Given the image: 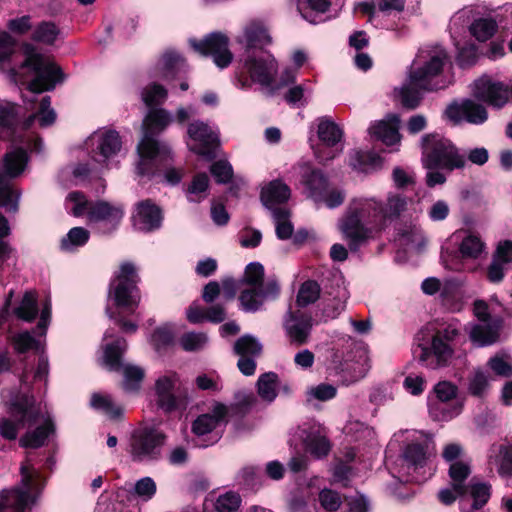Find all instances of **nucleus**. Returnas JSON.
Instances as JSON below:
<instances>
[{"instance_id":"obj_12","label":"nucleus","mask_w":512,"mask_h":512,"mask_svg":"<svg viewBox=\"0 0 512 512\" xmlns=\"http://www.w3.org/2000/svg\"><path fill=\"white\" fill-rule=\"evenodd\" d=\"M85 147L95 163L106 168L118 167L122 140L117 131L99 128L86 139Z\"/></svg>"},{"instance_id":"obj_44","label":"nucleus","mask_w":512,"mask_h":512,"mask_svg":"<svg viewBox=\"0 0 512 512\" xmlns=\"http://www.w3.org/2000/svg\"><path fill=\"white\" fill-rule=\"evenodd\" d=\"M403 458L409 467L412 466L415 470L424 467L427 460V445L419 442L407 444L403 451Z\"/></svg>"},{"instance_id":"obj_35","label":"nucleus","mask_w":512,"mask_h":512,"mask_svg":"<svg viewBox=\"0 0 512 512\" xmlns=\"http://www.w3.org/2000/svg\"><path fill=\"white\" fill-rule=\"evenodd\" d=\"M424 92V89L419 85L414 84L412 80L409 79V82L403 84L399 89L398 99L404 109L415 110L421 105L424 98Z\"/></svg>"},{"instance_id":"obj_27","label":"nucleus","mask_w":512,"mask_h":512,"mask_svg":"<svg viewBox=\"0 0 512 512\" xmlns=\"http://www.w3.org/2000/svg\"><path fill=\"white\" fill-rule=\"evenodd\" d=\"M180 386V377L175 372L169 371L159 376L155 381L157 405L165 411L175 409L177 406L176 393L180 389Z\"/></svg>"},{"instance_id":"obj_13","label":"nucleus","mask_w":512,"mask_h":512,"mask_svg":"<svg viewBox=\"0 0 512 512\" xmlns=\"http://www.w3.org/2000/svg\"><path fill=\"white\" fill-rule=\"evenodd\" d=\"M458 335L459 330L453 325L437 329L430 345L421 346L419 361L432 369L446 366L454 354L452 343Z\"/></svg>"},{"instance_id":"obj_18","label":"nucleus","mask_w":512,"mask_h":512,"mask_svg":"<svg viewBox=\"0 0 512 512\" xmlns=\"http://www.w3.org/2000/svg\"><path fill=\"white\" fill-rule=\"evenodd\" d=\"M308 143L313 151V160H303L300 164L301 183L305 186L307 194L312 197L320 183L319 154H320V120L311 123Z\"/></svg>"},{"instance_id":"obj_60","label":"nucleus","mask_w":512,"mask_h":512,"mask_svg":"<svg viewBox=\"0 0 512 512\" xmlns=\"http://www.w3.org/2000/svg\"><path fill=\"white\" fill-rule=\"evenodd\" d=\"M208 343L205 333L189 332L180 338V345L185 351H197L204 348Z\"/></svg>"},{"instance_id":"obj_58","label":"nucleus","mask_w":512,"mask_h":512,"mask_svg":"<svg viewBox=\"0 0 512 512\" xmlns=\"http://www.w3.org/2000/svg\"><path fill=\"white\" fill-rule=\"evenodd\" d=\"M174 340V328L170 324L158 327L151 335L150 343L156 350L170 345Z\"/></svg>"},{"instance_id":"obj_50","label":"nucleus","mask_w":512,"mask_h":512,"mask_svg":"<svg viewBox=\"0 0 512 512\" xmlns=\"http://www.w3.org/2000/svg\"><path fill=\"white\" fill-rule=\"evenodd\" d=\"M313 88L310 84H299L290 87L284 98L292 106H304L311 99Z\"/></svg>"},{"instance_id":"obj_54","label":"nucleus","mask_w":512,"mask_h":512,"mask_svg":"<svg viewBox=\"0 0 512 512\" xmlns=\"http://www.w3.org/2000/svg\"><path fill=\"white\" fill-rule=\"evenodd\" d=\"M498 25L492 18H480L473 22L470 31L479 41H486L497 31Z\"/></svg>"},{"instance_id":"obj_6","label":"nucleus","mask_w":512,"mask_h":512,"mask_svg":"<svg viewBox=\"0 0 512 512\" xmlns=\"http://www.w3.org/2000/svg\"><path fill=\"white\" fill-rule=\"evenodd\" d=\"M137 282L135 266L131 263H123L110 284L108 297L110 301H113L117 313L112 312L109 306L106 308V313L125 333H135L138 328L136 322L127 321L124 318V314L134 315L140 303L141 297Z\"/></svg>"},{"instance_id":"obj_30","label":"nucleus","mask_w":512,"mask_h":512,"mask_svg":"<svg viewBox=\"0 0 512 512\" xmlns=\"http://www.w3.org/2000/svg\"><path fill=\"white\" fill-rule=\"evenodd\" d=\"M327 473L329 474L328 480L331 485H339L342 488H349L351 486L353 468L341 456L334 455L328 465Z\"/></svg>"},{"instance_id":"obj_5","label":"nucleus","mask_w":512,"mask_h":512,"mask_svg":"<svg viewBox=\"0 0 512 512\" xmlns=\"http://www.w3.org/2000/svg\"><path fill=\"white\" fill-rule=\"evenodd\" d=\"M24 61L8 70L9 78L16 84H28V90L41 93L54 89L62 81L61 69L45 59L37 48L28 42L22 44Z\"/></svg>"},{"instance_id":"obj_55","label":"nucleus","mask_w":512,"mask_h":512,"mask_svg":"<svg viewBox=\"0 0 512 512\" xmlns=\"http://www.w3.org/2000/svg\"><path fill=\"white\" fill-rule=\"evenodd\" d=\"M470 338L481 347L490 346L497 342L499 332L491 326L477 325L472 329Z\"/></svg>"},{"instance_id":"obj_36","label":"nucleus","mask_w":512,"mask_h":512,"mask_svg":"<svg viewBox=\"0 0 512 512\" xmlns=\"http://www.w3.org/2000/svg\"><path fill=\"white\" fill-rule=\"evenodd\" d=\"M448 474L452 480V488L455 493L460 497L465 496L468 493L465 481L471 474L470 465L463 461H454L449 467Z\"/></svg>"},{"instance_id":"obj_61","label":"nucleus","mask_w":512,"mask_h":512,"mask_svg":"<svg viewBox=\"0 0 512 512\" xmlns=\"http://www.w3.org/2000/svg\"><path fill=\"white\" fill-rule=\"evenodd\" d=\"M298 10L309 23L317 24L320 18V0H298Z\"/></svg>"},{"instance_id":"obj_22","label":"nucleus","mask_w":512,"mask_h":512,"mask_svg":"<svg viewBox=\"0 0 512 512\" xmlns=\"http://www.w3.org/2000/svg\"><path fill=\"white\" fill-rule=\"evenodd\" d=\"M228 413V408L222 403L213 406L212 413L200 415L193 423L192 430L198 437L208 436V441L198 443L199 446L207 447L216 443L220 436L215 429L221 424Z\"/></svg>"},{"instance_id":"obj_42","label":"nucleus","mask_w":512,"mask_h":512,"mask_svg":"<svg viewBox=\"0 0 512 512\" xmlns=\"http://www.w3.org/2000/svg\"><path fill=\"white\" fill-rule=\"evenodd\" d=\"M90 237V233L83 227H74L62 238L60 248L65 252H73L84 246Z\"/></svg>"},{"instance_id":"obj_32","label":"nucleus","mask_w":512,"mask_h":512,"mask_svg":"<svg viewBox=\"0 0 512 512\" xmlns=\"http://www.w3.org/2000/svg\"><path fill=\"white\" fill-rule=\"evenodd\" d=\"M291 196L290 188L281 180H273L262 188L261 201L263 204L272 208L275 204L288 201Z\"/></svg>"},{"instance_id":"obj_9","label":"nucleus","mask_w":512,"mask_h":512,"mask_svg":"<svg viewBox=\"0 0 512 512\" xmlns=\"http://www.w3.org/2000/svg\"><path fill=\"white\" fill-rule=\"evenodd\" d=\"M244 288L241 290L239 301L246 312H255L266 300L275 299L280 287L275 279L264 281V267L259 262H251L246 266L243 278L240 280Z\"/></svg>"},{"instance_id":"obj_19","label":"nucleus","mask_w":512,"mask_h":512,"mask_svg":"<svg viewBox=\"0 0 512 512\" xmlns=\"http://www.w3.org/2000/svg\"><path fill=\"white\" fill-rule=\"evenodd\" d=\"M189 44L199 54L211 56L215 65L220 69L228 67L233 60V55L228 47L229 39L220 32L210 33L200 41L190 39Z\"/></svg>"},{"instance_id":"obj_41","label":"nucleus","mask_w":512,"mask_h":512,"mask_svg":"<svg viewBox=\"0 0 512 512\" xmlns=\"http://www.w3.org/2000/svg\"><path fill=\"white\" fill-rule=\"evenodd\" d=\"M353 169L367 173L370 170L379 168L382 164V158L373 151L358 150L350 162Z\"/></svg>"},{"instance_id":"obj_11","label":"nucleus","mask_w":512,"mask_h":512,"mask_svg":"<svg viewBox=\"0 0 512 512\" xmlns=\"http://www.w3.org/2000/svg\"><path fill=\"white\" fill-rule=\"evenodd\" d=\"M21 426L26 430L19 444L24 448H39L43 446L48 436L53 432L54 425L47 413L41 412L33 398H26V407H19Z\"/></svg>"},{"instance_id":"obj_20","label":"nucleus","mask_w":512,"mask_h":512,"mask_svg":"<svg viewBox=\"0 0 512 512\" xmlns=\"http://www.w3.org/2000/svg\"><path fill=\"white\" fill-rule=\"evenodd\" d=\"M448 60V54L444 50H439L429 57L420 67H416L409 72L408 78L414 84L419 85L424 91H436L443 86H439L434 79L442 74L444 66Z\"/></svg>"},{"instance_id":"obj_17","label":"nucleus","mask_w":512,"mask_h":512,"mask_svg":"<svg viewBox=\"0 0 512 512\" xmlns=\"http://www.w3.org/2000/svg\"><path fill=\"white\" fill-rule=\"evenodd\" d=\"M187 146L195 154L211 160L215 157V148L219 143V132L216 127L197 120L188 125Z\"/></svg>"},{"instance_id":"obj_64","label":"nucleus","mask_w":512,"mask_h":512,"mask_svg":"<svg viewBox=\"0 0 512 512\" xmlns=\"http://www.w3.org/2000/svg\"><path fill=\"white\" fill-rule=\"evenodd\" d=\"M498 473L501 476L512 477V445H500Z\"/></svg>"},{"instance_id":"obj_10","label":"nucleus","mask_w":512,"mask_h":512,"mask_svg":"<svg viewBox=\"0 0 512 512\" xmlns=\"http://www.w3.org/2000/svg\"><path fill=\"white\" fill-rule=\"evenodd\" d=\"M422 162L428 170L453 172L466 166V159L448 138L437 133L425 134L421 139Z\"/></svg>"},{"instance_id":"obj_63","label":"nucleus","mask_w":512,"mask_h":512,"mask_svg":"<svg viewBox=\"0 0 512 512\" xmlns=\"http://www.w3.org/2000/svg\"><path fill=\"white\" fill-rule=\"evenodd\" d=\"M241 504V497L235 492H227L218 497L215 508L218 512H235Z\"/></svg>"},{"instance_id":"obj_38","label":"nucleus","mask_w":512,"mask_h":512,"mask_svg":"<svg viewBox=\"0 0 512 512\" xmlns=\"http://www.w3.org/2000/svg\"><path fill=\"white\" fill-rule=\"evenodd\" d=\"M407 208V198L396 194L389 196L384 207L380 208L382 223L380 229H384L387 221L398 219Z\"/></svg>"},{"instance_id":"obj_47","label":"nucleus","mask_w":512,"mask_h":512,"mask_svg":"<svg viewBox=\"0 0 512 512\" xmlns=\"http://www.w3.org/2000/svg\"><path fill=\"white\" fill-rule=\"evenodd\" d=\"M485 243L480 237L469 234L463 238L459 245V253L463 259H477L482 254Z\"/></svg>"},{"instance_id":"obj_25","label":"nucleus","mask_w":512,"mask_h":512,"mask_svg":"<svg viewBox=\"0 0 512 512\" xmlns=\"http://www.w3.org/2000/svg\"><path fill=\"white\" fill-rule=\"evenodd\" d=\"M340 279L327 278L322 289V322L337 318L344 310L345 290L339 284Z\"/></svg>"},{"instance_id":"obj_8","label":"nucleus","mask_w":512,"mask_h":512,"mask_svg":"<svg viewBox=\"0 0 512 512\" xmlns=\"http://www.w3.org/2000/svg\"><path fill=\"white\" fill-rule=\"evenodd\" d=\"M66 209L75 217H85L102 234L112 233L124 217L121 204L107 201H88L80 192H71L66 198Z\"/></svg>"},{"instance_id":"obj_16","label":"nucleus","mask_w":512,"mask_h":512,"mask_svg":"<svg viewBox=\"0 0 512 512\" xmlns=\"http://www.w3.org/2000/svg\"><path fill=\"white\" fill-rule=\"evenodd\" d=\"M363 207H349L340 221V231L348 248L355 253L373 238V229L363 223Z\"/></svg>"},{"instance_id":"obj_1","label":"nucleus","mask_w":512,"mask_h":512,"mask_svg":"<svg viewBox=\"0 0 512 512\" xmlns=\"http://www.w3.org/2000/svg\"><path fill=\"white\" fill-rule=\"evenodd\" d=\"M16 105L0 101V136L10 138L11 151L7 152L1 163L0 172V206L7 212L16 213L19 207L21 191L14 189L11 179L20 176L28 164L27 150L40 152L41 140L26 130L35 119L41 127H48L56 120V113L51 108L49 96L41 98L38 111L28 117L21 126H15Z\"/></svg>"},{"instance_id":"obj_39","label":"nucleus","mask_w":512,"mask_h":512,"mask_svg":"<svg viewBox=\"0 0 512 512\" xmlns=\"http://www.w3.org/2000/svg\"><path fill=\"white\" fill-rule=\"evenodd\" d=\"M468 487V492L473 500L471 504L472 510H480L485 506L491 497V484L480 482L476 478H472Z\"/></svg>"},{"instance_id":"obj_28","label":"nucleus","mask_w":512,"mask_h":512,"mask_svg":"<svg viewBox=\"0 0 512 512\" xmlns=\"http://www.w3.org/2000/svg\"><path fill=\"white\" fill-rule=\"evenodd\" d=\"M135 229L142 232H151L158 229L162 223L160 209L149 200L139 202L132 215Z\"/></svg>"},{"instance_id":"obj_49","label":"nucleus","mask_w":512,"mask_h":512,"mask_svg":"<svg viewBox=\"0 0 512 512\" xmlns=\"http://www.w3.org/2000/svg\"><path fill=\"white\" fill-rule=\"evenodd\" d=\"M11 341L14 349L18 353H25L29 350H34L36 352L43 351V341L41 339H36L27 331L15 334Z\"/></svg>"},{"instance_id":"obj_14","label":"nucleus","mask_w":512,"mask_h":512,"mask_svg":"<svg viewBox=\"0 0 512 512\" xmlns=\"http://www.w3.org/2000/svg\"><path fill=\"white\" fill-rule=\"evenodd\" d=\"M126 348L127 344L123 338H118L112 343L107 342L103 346L101 364L110 371H119L122 369L124 375V389L134 391L140 387V383L144 378V371L138 366L122 364L121 356Z\"/></svg>"},{"instance_id":"obj_23","label":"nucleus","mask_w":512,"mask_h":512,"mask_svg":"<svg viewBox=\"0 0 512 512\" xmlns=\"http://www.w3.org/2000/svg\"><path fill=\"white\" fill-rule=\"evenodd\" d=\"M344 130L329 116H322V165L342 154Z\"/></svg>"},{"instance_id":"obj_62","label":"nucleus","mask_w":512,"mask_h":512,"mask_svg":"<svg viewBox=\"0 0 512 512\" xmlns=\"http://www.w3.org/2000/svg\"><path fill=\"white\" fill-rule=\"evenodd\" d=\"M157 491L155 481L151 477H143L136 481L133 493L143 501H148L154 497Z\"/></svg>"},{"instance_id":"obj_34","label":"nucleus","mask_w":512,"mask_h":512,"mask_svg":"<svg viewBox=\"0 0 512 512\" xmlns=\"http://www.w3.org/2000/svg\"><path fill=\"white\" fill-rule=\"evenodd\" d=\"M185 67L184 59L175 51L165 52L157 65L159 76L166 80L184 71Z\"/></svg>"},{"instance_id":"obj_21","label":"nucleus","mask_w":512,"mask_h":512,"mask_svg":"<svg viewBox=\"0 0 512 512\" xmlns=\"http://www.w3.org/2000/svg\"><path fill=\"white\" fill-rule=\"evenodd\" d=\"M446 117L454 124L462 120L474 125H481L488 119V112L485 106L472 99H463L461 103L451 102L445 109Z\"/></svg>"},{"instance_id":"obj_40","label":"nucleus","mask_w":512,"mask_h":512,"mask_svg":"<svg viewBox=\"0 0 512 512\" xmlns=\"http://www.w3.org/2000/svg\"><path fill=\"white\" fill-rule=\"evenodd\" d=\"M209 177L206 173H197L191 180L186 190V196L190 202H201L208 196Z\"/></svg>"},{"instance_id":"obj_24","label":"nucleus","mask_w":512,"mask_h":512,"mask_svg":"<svg viewBox=\"0 0 512 512\" xmlns=\"http://www.w3.org/2000/svg\"><path fill=\"white\" fill-rule=\"evenodd\" d=\"M236 42L243 49L241 53H257L264 52L263 48L272 43V37L262 22L253 20L243 27Z\"/></svg>"},{"instance_id":"obj_52","label":"nucleus","mask_w":512,"mask_h":512,"mask_svg":"<svg viewBox=\"0 0 512 512\" xmlns=\"http://www.w3.org/2000/svg\"><path fill=\"white\" fill-rule=\"evenodd\" d=\"M16 40L7 31L0 30V70L10 67L16 52Z\"/></svg>"},{"instance_id":"obj_29","label":"nucleus","mask_w":512,"mask_h":512,"mask_svg":"<svg viewBox=\"0 0 512 512\" xmlns=\"http://www.w3.org/2000/svg\"><path fill=\"white\" fill-rule=\"evenodd\" d=\"M283 326L290 342L295 345H302L309 338L312 321L310 317L288 311L285 315Z\"/></svg>"},{"instance_id":"obj_33","label":"nucleus","mask_w":512,"mask_h":512,"mask_svg":"<svg viewBox=\"0 0 512 512\" xmlns=\"http://www.w3.org/2000/svg\"><path fill=\"white\" fill-rule=\"evenodd\" d=\"M26 398L29 397L24 396L20 400H16L11 404V414L14 420L4 418L0 421V435L3 438L7 440H15L18 431L23 429L21 426V419L23 414L19 412V407H26Z\"/></svg>"},{"instance_id":"obj_3","label":"nucleus","mask_w":512,"mask_h":512,"mask_svg":"<svg viewBox=\"0 0 512 512\" xmlns=\"http://www.w3.org/2000/svg\"><path fill=\"white\" fill-rule=\"evenodd\" d=\"M174 122V114L165 108H152L143 121V137L137 146V175H153L154 167L171 160V148L154 138Z\"/></svg>"},{"instance_id":"obj_15","label":"nucleus","mask_w":512,"mask_h":512,"mask_svg":"<svg viewBox=\"0 0 512 512\" xmlns=\"http://www.w3.org/2000/svg\"><path fill=\"white\" fill-rule=\"evenodd\" d=\"M165 441V434L157 428L146 427L135 431L130 444L132 459L138 462L158 460Z\"/></svg>"},{"instance_id":"obj_26","label":"nucleus","mask_w":512,"mask_h":512,"mask_svg":"<svg viewBox=\"0 0 512 512\" xmlns=\"http://www.w3.org/2000/svg\"><path fill=\"white\" fill-rule=\"evenodd\" d=\"M474 97L493 108L501 109L509 101V87L499 81L479 80L475 83Z\"/></svg>"},{"instance_id":"obj_48","label":"nucleus","mask_w":512,"mask_h":512,"mask_svg":"<svg viewBox=\"0 0 512 512\" xmlns=\"http://www.w3.org/2000/svg\"><path fill=\"white\" fill-rule=\"evenodd\" d=\"M234 351L242 357H257L262 352V344L254 336L246 334L235 342Z\"/></svg>"},{"instance_id":"obj_31","label":"nucleus","mask_w":512,"mask_h":512,"mask_svg":"<svg viewBox=\"0 0 512 512\" xmlns=\"http://www.w3.org/2000/svg\"><path fill=\"white\" fill-rule=\"evenodd\" d=\"M398 116L393 115L388 121L382 120L370 128V134L377 140L388 146L396 144L400 140Z\"/></svg>"},{"instance_id":"obj_43","label":"nucleus","mask_w":512,"mask_h":512,"mask_svg":"<svg viewBox=\"0 0 512 512\" xmlns=\"http://www.w3.org/2000/svg\"><path fill=\"white\" fill-rule=\"evenodd\" d=\"M272 217L275 223L277 237L281 240L291 238L294 227L290 221V211L286 208H275L272 210Z\"/></svg>"},{"instance_id":"obj_37","label":"nucleus","mask_w":512,"mask_h":512,"mask_svg":"<svg viewBox=\"0 0 512 512\" xmlns=\"http://www.w3.org/2000/svg\"><path fill=\"white\" fill-rule=\"evenodd\" d=\"M320 425L318 423H304L299 428V436L302 439L304 449L316 459L320 458Z\"/></svg>"},{"instance_id":"obj_2","label":"nucleus","mask_w":512,"mask_h":512,"mask_svg":"<svg viewBox=\"0 0 512 512\" xmlns=\"http://www.w3.org/2000/svg\"><path fill=\"white\" fill-rule=\"evenodd\" d=\"M326 379L322 383V402L333 399L337 394L334 384L348 386L365 377L369 366L368 356L360 347H331L325 355Z\"/></svg>"},{"instance_id":"obj_46","label":"nucleus","mask_w":512,"mask_h":512,"mask_svg":"<svg viewBox=\"0 0 512 512\" xmlns=\"http://www.w3.org/2000/svg\"><path fill=\"white\" fill-rule=\"evenodd\" d=\"M91 406L110 418H117L122 413V408L115 404L108 394L94 393L91 397Z\"/></svg>"},{"instance_id":"obj_53","label":"nucleus","mask_w":512,"mask_h":512,"mask_svg":"<svg viewBox=\"0 0 512 512\" xmlns=\"http://www.w3.org/2000/svg\"><path fill=\"white\" fill-rule=\"evenodd\" d=\"M277 379V375L273 372L265 373L259 377L257 382L258 394L263 400L272 402L276 398Z\"/></svg>"},{"instance_id":"obj_51","label":"nucleus","mask_w":512,"mask_h":512,"mask_svg":"<svg viewBox=\"0 0 512 512\" xmlns=\"http://www.w3.org/2000/svg\"><path fill=\"white\" fill-rule=\"evenodd\" d=\"M168 97L167 90L157 83H151L143 88L141 92L142 101L146 106L153 108V106L162 105Z\"/></svg>"},{"instance_id":"obj_4","label":"nucleus","mask_w":512,"mask_h":512,"mask_svg":"<svg viewBox=\"0 0 512 512\" xmlns=\"http://www.w3.org/2000/svg\"><path fill=\"white\" fill-rule=\"evenodd\" d=\"M278 62L266 51L241 53L239 55V83L241 88L257 84L268 96L277 94L282 88L293 83L295 71L286 69L280 79L277 78Z\"/></svg>"},{"instance_id":"obj_45","label":"nucleus","mask_w":512,"mask_h":512,"mask_svg":"<svg viewBox=\"0 0 512 512\" xmlns=\"http://www.w3.org/2000/svg\"><path fill=\"white\" fill-rule=\"evenodd\" d=\"M38 313L37 306V295L34 291H27L18 307L14 309V314L19 318L27 322H31L35 319Z\"/></svg>"},{"instance_id":"obj_57","label":"nucleus","mask_w":512,"mask_h":512,"mask_svg":"<svg viewBox=\"0 0 512 512\" xmlns=\"http://www.w3.org/2000/svg\"><path fill=\"white\" fill-rule=\"evenodd\" d=\"M328 184L327 178L322 174V203L326 207L333 209L341 206L345 200V193L340 189H326Z\"/></svg>"},{"instance_id":"obj_56","label":"nucleus","mask_w":512,"mask_h":512,"mask_svg":"<svg viewBox=\"0 0 512 512\" xmlns=\"http://www.w3.org/2000/svg\"><path fill=\"white\" fill-rule=\"evenodd\" d=\"M320 296V286L316 281L308 280L304 282L297 295V304L299 307H305L314 303Z\"/></svg>"},{"instance_id":"obj_59","label":"nucleus","mask_w":512,"mask_h":512,"mask_svg":"<svg viewBox=\"0 0 512 512\" xmlns=\"http://www.w3.org/2000/svg\"><path fill=\"white\" fill-rule=\"evenodd\" d=\"M58 34L59 30L54 23L43 22L35 28L32 39L45 44H53Z\"/></svg>"},{"instance_id":"obj_7","label":"nucleus","mask_w":512,"mask_h":512,"mask_svg":"<svg viewBox=\"0 0 512 512\" xmlns=\"http://www.w3.org/2000/svg\"><path fill=\"white\" fill-rule=\"evenodd\" d=\"M21 480L17 487L0 492V512H27L40 498L46 479L28 455L20 467Z\"/></svg>"}]
</instances>
